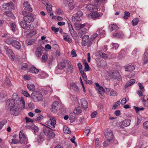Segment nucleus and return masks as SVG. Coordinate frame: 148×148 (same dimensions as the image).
I'll list each match as a JSON object with an SVG mask.
<instances>
[{"instance_id": "obj_1", "label": "nucleus", "mask_w": 148, "mask_h": 148, "mask_svg": "<svg viewBox=\"0 0 148 148\" xmlns=\"http://www.w3.org/2000/svg\"><path fill=\"white\" fill-rule=\"evenodd\" d=\"M18 97L17 95L14 94L12 99L8 100L6 106L10 108V113L12 115L16 116L19 114L20 106L18 104L19 101H17Z\"/></svg>"}, {"instance_id": "obj_2", "label": "nucleus", "mask_w": 148, "mask_h": 148, "mask_svg": "<svg viewBox=\"0 0 148 148\" xmlns=\"http://www.w3.org/2000/svg\"><path fill=\"white\" fill-rule=\"evenodd\" d=\"M106 0H95L92 4H89L86 6V10L90 12L97 11L98 10L100 5L105 3Z\"/></svg>"}, {"instance_id": "obj_3", "label": "nucleus", "mask_w": 148, "mask_h": 148, "mask_svg": "<svg viewBox=\"0 0 148 148\" xmlns=\"http://www.w3.org/2000/svg\"><path fill=\"white\" fill-rule=\"evenodd\" d=\"M31 97L35 102L41 101L43 99L42 94L40 92L37 91L33 92L31 94Z\"/></svg>"}, {"instance_id": "obj_4", "label": "nucleus", "mask_w": 148, "mask_h": 148, "mask_svg": "<svg viewBox=\"0 0 148 148\" xmlns=\"http://www.w3.org/2000/svg\"><path fill=\"white\" fill-rule=\"evenodd\" d=\"M6 43L9 45H12L14 47L18 50L20 49L21 45L20 43L16 40L10 38L7 39L5 41Z\"/></svg>"}, {"instance_id": "obj_5", "label": "nucleus", "mask_w": 148, "mask_h": 148, "mask_svg": "<svg viewBox=\"0 0 148 148\" xmlns=\"http://www.w3.org/2000/svg\"><path fill=\"white\" fill-rule=\"evenodd\" d=\"M22 14L24 16L23 19L25 21L30 23L34 21V15L31 13L24 11L22 12Z\"/></svg>"}, {"instance_id": "obj_6", "label": "nucleus", "mask_w": 148, "mask_h": 148, "mask_svg": "<svg viewBox=\"0 0 148 148\" xmlns=\"http://www.w3.org/2000/svg\"><path fill=\"white\" fill-rule=\"evenodd\" d=\"M51 130L49 127L45 126L42 128V132L45 135L53 138L54 137L55 134Z\"/></svg>"}, {"instance_id": "obj_7", "label": "nucleus", "mask_w": 148, "mask_h": 148, "mask_svg": "<svg viewBox=\"0 0 148 148\" xmlns=\"http://www.w3.org/2000/svg\"><path fill=\"white\" fill-rule=\"evenodd\" d=\"M48 117L49 119V120L46 122L45 123L46 124L51 128H55V125L56 124L55 118L53 116L49 115H48Z\"/></svg>"}, {"instance_id": "obj_8", "label": "nucleus", "mask_w": 148, "mask_h": 148, "mask_svg": "<svg viewBox=\"0 0 148 148\" xmlns=\"http://www.w3.org/2000/svg\"><path fill=\"white\" fill-rule=\"evenodd\" d=\"M95 85L96 86V89L97 91L99 93L100 97L102 99H103L104 98V97L102 92H105V90L102 86H100L98 83H95Z\"/></svg>"}, {"instance_id": "obj_9", "label": "nucleus", "mask_w": 148, "mask_h": 148, "mask_svg": "<svg viewBox=\"0 0 148 148\" xmlns=\"http://www.w3.org/2000/svg\"><path fill=\"white\" fill-rule=\"evenodd\" d=\"M83 14L81 11H78L77 13L75 14L72 17V20L73 22H75L77 21H79L81 19L80 17L83 15Z\"/></svg>"}, {"instance_id": "obj_10", "label": "nucleus", "mask_w": 148, "mask_h": 148, "mask_svg": "<svg viewBox=\"0 0 148 148\" xmlns=\"http://www.w3.org/2000/svg\"><path fill=\"white\" fill-rule=\"evenodd\" d=\"M4 49L5 51L6 54L11 59H13L14 57V55L12 50L6 46H4Z\"/></svg>"}, {"instance_id": "obj_11", "label": "nucleus", "mask_w": 148, "mask_h": 148, "mask_svg": "<svg viewBox=\"0 0 148 148\" xmlns=\"http://www.w3.org/2000/svg\"><path fill=\"white\" fill-rule=\"evenodd\" d=\"M102 15L100 14L97 12L90 13L88 16V19H92L93 20L99 19L101 16Z\"/></svg>"}, {"instance_id": "obj_12", "label": "nucleus", "mask_w": 148, "mask_h": 148, "mask_svg": "<svg viewBox=\"0 0 148 148\" xmlns=\"http://www.w3.org/2000/svg\"><path fill=\"white\" fill-rule=\"evenodd\" d=\"M60 107L59 103L57 101H55L53 103L52 105V108L51 109V111L54 112L59 110Z\"/></svg>"}, {"instance_id": "obj_13", "label": "nucleus", "mask_w": 148, "mask_h": 148, "mask_svg": "<svg viewBox=\"0 0 148 148\" xmlns=\"http://www.w3.org/2000/svg\"><path fill=\"white\" fill-rule=\"evenodd\" d=\"M74 25V27L76 30L82 29L84 28V27H87L88 26V24L86 23L82 24L79 23H75Z\"/></svg>"}, {"instance_id": "obj_14", "label": "nucleus", "mask_w": 148, "mask_h": 148, "mask_svg": "<svg viewBox=\"0 0 148 148\" xmlns=\"http://www.w3.org/2000/svg\"><path fill=\"white\" fill-rule=\"evenodd\" d=\"M67 67L66 71V73L69 74L72 73L73 71V67L71 62L69 61H66Z\"/></svg>"}, {"instance_id": "obj_15", "label": "nucleus", "mask_w": 148, "mask_h": 148, "mask_svg": "<svg viewBox=\"0 0 148 148\" xmlns=\"http://www.w3.org/2000/svg\"><path fill=\"white\" fill-rule=\"evenodd\" d=\"M43 52V48L40 47H37L36 49L35 54L37 57H40Z\"/></svg>"}, {"instance_id": "obj_16", "label": "nucleus", "mask_w": 148, "mask_h": 148, "mask_svg": "<svg viewBox=\"0 0 148 148\" xmlns=\"http://www.w3.org/2000/svg\"><path fill=\"white\" fill-rule=\"evenodd\" d=\"M112 76L113 79H116L118 81H120L121 79V76L117 71L112 72Z\"/></svg>"}, {"instance_id": "obj_17", "label": "nucleus", "mask_w": 148, "mask_h": 148, "mask_svg": "<svg viewBox=\"0 0 148 148\" xmlns=\"http://www.w3.org/2000/svg\"><path fill=\"white\" fill-rule=\"evenodd\" d=\"M23 7L25 10L31 12L32 11V9L30 7V4L27 1L24 2L23 4Z\"/></svg>"}, {"instance_id": "obj_18", "label": "nucleus", "mask_w": 148, "mask_h": 148, "mask_svg": "<svg viewBox=\"0 0 148 148\" xmlns=\"http://www.w3.org/2000/svg\"><path fill=\"white\" fill-rule=\"evenodd\" d=\"M105 136L107 140L110 141L113 138L112 133L110 130L106 132L105 134Z\"/></svg>"}, {"instance_id": "obj_19", "label": "nucleus", "mask_w": 148, "mask_h": 148, "mask_svg": "<svg viewBox=\"0 0 148 148\" xmlns=\"http://www.w3.org/2000/svg\"><path fill=\"white\" fill-rule=\"evenodd\" d=\"M68 27L69 31L71 35L73 38H76L77 35V34L75 33L72 25H69V26H68Z\"/></svg>"}, {"instance_id": "obj_20", "label": "nucleus", "mask_w": 148, "mask_h": 148, "mask_svg": "<svg viewBox=\"0 0 148 148\" xmlns=\"http://www.w3.org/2000/svg\"><path fill=\"white\" fill-rule=\"evenodd\" d=\"M89 37L88 35H85L82 38V45L84 46L87 45Z\"/></svg>"}, {"instance_id": "obj_21", "label": "nucleus", "mask_w": 148, "mask_h": 148, "mask_svg": "<svg viewBox=\"0 0 148 148\" xmlns=\"http://www.w3.org/2000/svg\"><path fill=\"white\" fill-rule=\"evenodd\" d=\"M74 0H64V3L65 5L67 7H71V8H73L72 5Z\"/></svg>"}, {"instance_id": "obj_22", "label": "nucleus", "mask_w": 148, "mask_h": 148, "mask_svg": "<svg viewBox=\"0 0 148 148\" xmlns=\"http://www.w3.org/2000/svg\"><path fill=\"white\" fill-rule=\"evenodd\" d=\"M106 93L108 95L112 96H115L117 95V92L111 88H106Z\"/></svg>"}, {"instance_id": "obj_23", "label": "nucleus", "mask_w": 148, "mask_h": 148, "mask_svg": "<svg viewBox=\"0 0 148 148\" xmlns=\"http://www.w3.org/2000/svg\"><path fill=\"white\" fill-rule=\"evenodd\" d=\"M119 27L115 23L111 24L108 27V28L112 32L114 30L115 31H116L119 29Z\"/></svg>"}, {"instance_id": "obj_24", "label": "nucleus", "mask_w": 148, "mask_h": 148, "mask_svg": "<svg viewBox=\"0 0 148 148\" xmlns=\"http://www.w3.org/2000/svg\"><path fill=\"white\" fill-rule=\"evenodd\" d=\"M81 106L84 109H86L88 107V103L84 98H82L81 100Z\"/></svg>"}, {"instance_id": "obj_25", "label": "nucleus", "mask_w": 148, "mask_h": 148, "mask_svg": "<svg viewBox=\"0 0 148 148\" xmlns=\"http://www.w3.org/2000/svg\"><path fill=\"white\" fill-rule=\"evenodd\" d=\"M19 135L20 141L21 143H22L24 142V140H26L23 131H21L19 133Z\"/></svg>"}, {"instance_id": "obj_26", "label": "nucleus", "mask_w": 148, "mask_h": 148, "mask_svg": "<svg viewBox=\"0 0 148 148\" xmlns=\"http://www.w3.org/2000/svg\"><path fill=\"white\" fill-rule=\"evenodd\" d=\"M26 127L28 129H32L35 132H36L39 130V128L38 127L32 124H31L30 125H27Z\"/></svg>"}, {"instance_id": "obj_27", "label": "nucleus", "mask_w": 148, "mask_h": 148, "mask_svg": "<svg viewBox=\"0 0 148 148\" xmlns=\"http://www.w3.org/2000/svg\"><path fill=\"white\" fill-rule=\"evenodd\" d=\"M88 30V28L86 27L80 30L78 33V36L80 38H82V36L85 34L87 32Z\"/></svg>"}, {"instance_id": "obj_28", "label": "nucleus", "mask_w": 148, "mask_h": 148, "mask_svg": "<svg viewBox=\"0 0 148 148\" xmlns=\"http://www.w3.org/2000/svg\"><path fill=\"white\" fill-rule=\"evenodd\" d=\"M66 61H66L65 62H63L60 63L58 66V69L60 70H62L65 67L66 65L67 64Z\"/></svg>"}, {"instance_id": "obj_29", "label": "nucleus", "mask_w": 148, "mask_h": 148, "mask_svg": "<svg viewBox=\"0 0 148 148\" xmlns=\"http://www.w3.org/2000/svg\"><path fill=\"white\" fill-rule=\"evenodd\" d=\"M70 88L76 92H78L79 89L78 87L74 83H71L70 86Z\"/></svg>"}, {"instance_id": "obj_30", "label": "nucleus", "mask_w": 148, "mask_h": 148, "mask_svg": "<svg viewBox=\"0 0 148 148\" xmlns=\"http://www.w3.org/2000/svg\"><path fill=\"white\" fill-rule=\"evenodd\" d=\"M123 37L124 34L122 32L114 33L112 35L113 37H117L119 38H122Z\"/></svg>"}, {"instance_id": "obj_31", "label": "nucleus", "mask_w": 148, "mask_h": 148, "mask_svg": "<svg viewBox=\"0 0 148 148\" xmlns=\"http://www.w3.org/2000/svg\"><path fill=\"white\" fill-rule=\"evenodd\" d=\"M12 3H9L4 4L3 6V10H9L12 6Z\"/></svg>"}, {"instance_id": "obj_32", "label": "nucleus", "mask_w": 148, "mask_h": 148, "mask_svg": "<svg viewBox=\"0 0 148 148\" xmlns=\"http://www.w3.org/2000/svg\"><path fill=\"white\" fill-rule=\"evenodd\" d=\"M131 122V121L130 119H125L122 121L121 123L124 126L127 127L130 125Z\"/></svg>"}, {"instance_id": "obj_33", "label": "nucleus", "mask_w": 148, "mask_h": 148, "mask_svg": "<svg viewBox=\"0 0 148 148\" xmlns=\"http://www.w3.org/2000/svg\"><path fill=\"white\" fill-rule=\"evenodd\" d=\"M99 34L101 37H103L105 36V31L104 30H103L102 29L100 28L98 29L96 31Z\"/></svg>"}, {"instance_id": "obj_34", "label": "nucleus", "mask_w": 148, "mask_h": 148, "mask_svg": "<svg viewBox=\"0 0 148 148\" xmlns=\"http://www.w3.org/2000/svg\"><path fill=\"white\" fill-rule=\"evenodd\" d=\"M143 59L145 64L148 62V50H147L145 52L143 56Z\"/></svg>"}, {"instance_id": "obj_35", "label": "nucleus", "mask_w": 148, "mask_h": 148, "mask_svg": "<svg viewBox=\"0 0 148 148\" xmlns=\"http://www.w3.org/2000/svg\"><path fill=\"white\" fill-rule=\"evenodd\" d=\"M135 69L134 66L130 65L127 66L125 68V71H127L129 72H131L133 71Z\"/></svg>"}, {"instance_id": "obj_36", "label": "nucleus", "mask_w": 148, "mask_h": 148, "mask_svg": "<svg viewBox=\"0 0 148 148\" xmlns=\"http://www.w3.org/2000/svg\"><path fill=\"white\" fill-rule=\"evenodd\" d=\"M18 99L17 100L19 101L18 103H20L22 104L21 107V109H24L25 108V102L24 98L23 97H21L19 100H18Z\"/></svg>"}, {"instance_id": "obj_37", "label": "nucleus", "mask_w": 148, "mask_h": 148, "mask_svg": "<svg viewBox=\"0 0 148 148\" xmlns=\"http://www.w3.org/2000/svg\"><path fill=\"white\" fill-rule=\"evenodd\" d=\"M48 57V55L47 53H44L42 56L41 59V61L42 62H47V58Z\"/></svg>"}, {"instance_id": "obj_38", "label": "nucleus", "mask_w": 148, "mask_h": 148, "mask_svg": "<svg viewBox=\"0 0 148 148\" xmlns=\"http://www.w3.org/2000/svg\"><path fill=\"white\" fill-rule=\"evenodd\" d=\"M63 39L65 41L69 43H71L72 42V39L69 35L66 34L64 36Z\"/></svg>"}, {"instance_id": "obj_39", "label": "nucleus", "mask_w": 148, "mask_h": 148, "mask_svg": "<svg viewBox=\"0 0 148 148\" xmlns=\"http://www.w3.org/2000/svg\"><path fill=\"white\" fill-rule=\"evenodd\" d=\"M27 87L30 91H33L35 89V87L34 85L32 84L29 83L27 84Z\"/></svg>"}, {"instance_id": "obj_40", "label": "nucleus", "mask_w": 148, "mask_h": 148, "mask_svg": "<svg viewBox=\"0 0 148 148\" xmlns=\"http://www.w3.org/2000/svg\"><path fill=\"white\" fill-rule=\"evenodd\" d=\"M135 82V80L134 79H132L130 80L129 82H127L125 85V87H127L131 86Z\"/></svg>"}, {"instance_id": "obj_41", "label": "nucleus", "mask_w": 148, "mask_h": 148, "mask_svg": "<svg viewBox=\"0 0 148 148\" xmlns=\"http://www.w3.org/2000/svg\"><path fill=\"white\" fill-rule=\"evenodd\" d=\"M98 52L99 53V54L101 58L105 59H106L107 58L108 56L106 53H102L100 51H98Z\"/></svg>"}, {"instance_id": "obj_42", "label": "nucleus", "mask_w": 148, "mask_h": 148, "mask_svg": "<svg viewBox=\"0 0 148 148\" xmlns=\"http://www.w3.org/2000/svg\"><path fill=\"white\" fill-rule=\"evenodd\" d=\"M27 22L24 21H22L20 23L23 29H25L28 26V24H27Z\"/></svg>"}, {"instance_id": "obj_43", "label": "nucleus", "mask_w": 148, "mask_h": 148, "mask_svg": "<svg viewBox=\"0 0 148 148\" xmlns=\"http://www.w3.org/2000/svg\"><path fill=\"white\" fill-rule=\"evenodd\" d=\"M63 131L64 133L66 134H70L71 133V131L70 129L68 127L65 126L63 128Z\"/></svg>"}, {"instance_id": "obj_44", "label": "nucleus", "mask_w": 148, "mask_h": 148, "mask_svg": "<svg viewBox=\"0 0 148 148\" xmlns=\"http://www.w3.org/2000/svg\"><path fill=\"white\" fill-rule=\"evenodd\" d=\"M29 71L32 73H36L39 71V70L34 67H32L29 69Z\"/></svg>"}, {"instance_id": "obj_45", "label": "nucleus", "mask_w": 148, "mask_h": 148, "mask_svg": "<svg viewBox=\"0 0 148 148\" xmlns=\"http://www.w3.org/2000/svg\"><path fill=\"white\" fill-rule=\"evenodd\" d=\"M139 22L138 19L137 18H135L132 20V25L133 26L136 25L138 24Z\"/></svg>"}, {"instance_id": "obj_46", "label": "nucleus", "mask_w": 148, "mask_h": 148, "mask_svg": "<svg viewBox=\"0 0 148 148\" xmlns=\"http://www.w3.org/2000/svg\"><path fill=\"white\" fill-rule=\"evenodd\" d=\"M133 108H134L136 112L137 113H139L140 110H144L145 109L144 108L142 107L139 108L135 106H134Z\"/></svg>"}, {"instance_id": "obj_47", "label": "nucleus", "mask_w": 148, "mask_h": 148, "mask_svg": "<svg viewBox=\"0 0 148 148\" xmlns=\"http://www.w3.org/2000/svg\"><path fill=\"white\" fill-rule=\"evenodd\" d=\"M4 14L5 15L8 17L13 18H14V17L13 14L9 11H6L4 13Z\"/></svg>"}, {"instance_id": "obj_48", "label": "nucleus", "mask_w": 148, "mask_h": 148, "mask_svg": "<svg viewBox=\"0 0 148 148\" xmlns=\"http://www.w3.org/2000/svg\"><path fill=\"white\" fill-rule=\"evenodd\" d=\"M82 112V110L79 108H77L74 109L73 112L76 114H79Z\"/></svg>"}, {"instance_id": "obj_49", "label": "nucleus", "mask_w": 148, "mask_h": 148, "mask_svg": "<svg viewBox=\"0 0 148 148\" xmlns=\"http://www.w3.org/2000/svg\"><path fill=\"white\" fill-rule=\"evenodd\" d=\"M84 70L85 71H87L89 70V66L88 63L86 61L84 62Z\"/></svg>"}, {"instance_id": "obj_50", "label": "nucleus", "mask_w": 148, "mask_h": 148, "mask_svg": "<svg viewBox=\"0 0 148 148\" xmlns=\"http://www.w3.org/2000/svg\"><path fill=\"white\" fill-rule=\"evenodd\" d=\"M11 28L12 31H14L16 29V25L14 23H12L10 24Z\"/></svg>"}, {"instance_id": "obj_51", "label": "nucleus", "mask_w": 148, "mask_h": 148, "mask_svg": "<svg viewBox=\"0 0 148 148\" xmlns=\"http://www.w3.org/2000/svg\"><path fill=\"white\" fill-rule=\"evenodd\" d=\"M124 16H123V18L125 19H127L128 18V17L130 16V13L127 12H124Z\"/></svg>"}, {"instance_id": "obj_52", "label": "nucleus", "mask_w": 148, "mask_h": 148, "mask_svg": "<svg viewBox=\"0 0 148 148\" xmlns=\"http://www.w3.org/2000/svg\"><path fill=\"white\" fill-rule=\"evenodd\" d=\"M4 83L7 84L8 86H10L11 85L9 79L7 77L5 78L4 81Z\"/></svg>"}, {"instance_id": "obj_53", "label": "nucleus", "mask_w": 148, "mask_h": 148, "mask_svg": "<svg viewBox=\"0 0 148 148\" xmlns=\"http://www.w3.org/2000/svg\"><path fill=\"white\" fill-rule=\"evenodd\" d=\"M120 102L119 101H116L114 105H113L112 109L115 110V109L117 107L119 106L120 104Z\"/></svg>"}, {"instance_id": "obj_54", "label": "nucleus", "mask_w": 148, "mask_h": 148, "mask_svg": "<svg viewBox=\"0 0 148 148\" xmlns=\"http://www.w3.org/2000/svg\"><path fill=\"white\" fill-rule=\"evenodd\" d=\"M46 73H45L42 72L40 73L38 75V77L40 78H43L45 77Z\"/></svg>"}, {"instance_id": "obj_55", "label": "nucleus", "mask_w": 148, "mask_h": 148, "mask_svg": "<svg viewBox=\"0 0 148 148\" xmlns=\"http://www.w3.org/2000/svg\"><path fill=\"white\" fill-rule=\"evenodd\" d=\"M28 66L27 64L25 63H23L21 65V69L23 70H27L28 68Z\"/></svg>"}, {"instance_id": "obj_56", "label": "nucleus", "mask_w": 148, "mask_h": 148, "mask_svg": "<svg viewBox=\"0 0 148 148\" xmlns=\"http://www.w3.org/2000/svg\"><path fill=\"white\" fill-rule=\"evenodd\" d=\"M47 8V12H50L52 10V8L51 5L49 4L48 3L47 5L45 6Z\"/></svg>"}, {"instance_id": "obj_57", "label": "nucleus", "mask_w": 148, "mask_h": 148, "mask_svg": "<svg viewBox=\"0 0 148 148\" xmlns=\"http://www.w3.org/2000/svg\"><path fill=\"white\" fill-rule=\"evenodd\" d=\"M22 93L23 95H25V96H26L27 97H31V96L29 94L28 92L27 91H22Z\"/></svg>"}, {"instance_id": "obj_58", "label": "nucleus", "mask_w": 148, "mask_h": 148, "mask_svg": "<svg viewBox=\"0 0 148 148\" xmlns=\"http://www.w3.org/2000/svg\"><path fill=\"white\" fill-rule=\"evenodd\" d=\"M143 127L145 129H148V121L145 122L143 123Z\"/></svg>"}, {"instance_id": "obj_59", "label": "nucleus", "mask_w": 148, "mask_h": 148, "mask_svg": "<svg viewBox=\"0 0 148 148\" xmlns=\"http://www.w3.org/2000/svg\"><path fill=\"white\" fill-rule=\"evenodd\" d=\"M56 13L59 15H62L63 14V11L62 10L58 9L56 10Z\"/></svg>"}, {"instance_id": "obj_60", "label": "nucleus", "mask_w": 148, "mask_h": 148, "mask_svg": "<svg viewBox=\"0 0 148 148\" xmlns=\"http://www.w3.org/2000/svg\"><path fill=\"white\" fill-rule=\"evenodd\" d=\"M97 36V32H96V33H94L93 35H92L90 38L93 40Z\"/></svg>"}, {"instance_id": "obj_61", "label": "nucleus", "mask_w": 148, "mask_h": 148, "mask_svg": "<svg viewBox=\"0 0 148 148\" xmlns=\"http://www.w3.org/2000/svg\"><path fill=\"white\" fill-rule=\"evenodd\" d=\"M19 142H20V140H19L16 139H13L12 140V142L11 143L13 144H17L19 143Z\"/></svg>"}, {"instance_id": "obj_62", "label": "nucleus", "mask_w": 148, "mask_h": 148, "mask_svg": "<svg viewBox=\"0 0 148 148\" xmlns=\"http://www.w3.org/2000/svg\"><path fill=\"white\" fill-rule=\"evenodd\" d=\"M71 54L72 57H76L77 56V54L75 51L74 49H73L71 52Z\"/></svg>"}, {"instance_id": "obj_63", "label": "nucleus", "mask_w": 148, "mask_h": 148, "mask_svg": "<svg viewBox=\"0 0 148 148\" xmlns=\"http://www.w3.org/2000/svg\"><path fill=\"white\" fill-rule=\"evenodd\" d=\"M51 29L55 33H57L58 31L59 28H56L54 27H51Z\"/></svg>"}, {"instance_id": "obj_64", "label": "nucleus", "mask_w": 148, "mask_h": 148, "mask_svg": "<svg viewBox=\"0 0 148 148\" xmlns=\"http://www.w3.org/2000/svg\"><path fill=\"white\" fill-rule=\"evenodd\" d=\"M144 147L143 146V143L142 142L140 143L136 146V148H144Z\"/></svg>"}]
</instances>
